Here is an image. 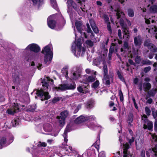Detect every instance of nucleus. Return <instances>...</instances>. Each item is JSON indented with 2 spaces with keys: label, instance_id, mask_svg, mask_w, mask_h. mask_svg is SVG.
Wrapping results in <instances>:
<instances>
[{
  "label": "nucleus",
  "instance_id": "obj_15",
  "mask_svg": "<svg viewBox=\"0 0 157 157\" xmlns=\"http://www.w3.org/2000/svg\"><path fill=\"white\" fill-rule=\"evenodd\" d=\"M47 23L48 26L52 29H54L56 26V23L54 20V16L52 15L48 18Z\"/></svg>",
  "mask_w": 157,
  "mask_h": 157
},
{
  "label": "nucleus",
  "instance_id": "obj_42",
  "mask_svg": "<svg viewBox=\"0 0 157 157\" xmlns=\"http://www.w3.org/2000/svg\"><path fill=\"white\" fill-rule=\"evenodd\" d=\"M86 44L90 47H92L94 45L93 42L90 40H88L86 41Z\"/></svg>",
  "mask_w": 157,
  "mask_h": 157
},
{
  "label": "nucleus",
  "instance_id": "obj_20",
  "mask_svg": "<svg viewBox=\"0 0 157 157\" xmlns=\"http://www.w3.org/2000/svg\"><path fill=\"white\" fill-rule=\"evenodd\" d=\"M86 118L85 116L81 115L75 120V123L77 124H81L86 121Z\"/></svg>",
  "mask_w": 157,
  "mask_h": 157
},
{
  "label": "nucleus",
  "instance_id": "obj_37",
  "mask_svg": "<svg viewBox=\"0 0 157 157\" xmlns=\"http://www.w3.org/2000/svg\"><path fill=\"white\" fill-rule=\"evenodd\" d=\"M99 85V82L98 80H97L92 84L91 86L94 89H96L98 86Z\"/></svg>",
  "mask_w": 157,
  "mask_h": 157
},
{
  "label": "nucleus",
  "instance_id": "obj_49",
  "mask_svg": "<svg viewBox=\"0 0 157 157\" xmlns=\"http://www.w3.org/2000/svg\"><path fill=\"white\" fill-rule=\"evenodd\" d=\"M42 125H39L37 126L36 127V129L37 131L40 132H41V130H42Z\"/></svg>",
  "mask_w": 157,
  "mask_h": 157
},
{
  "label": "nucleus",
  "instance_id": "obj_57",
  "mask_svg": "<svg viewBox=\"0 0 157 157\" xmlns=\"http://www.w3.org/2000/svg\"><path fill=\"white\" fill-rule=\"evenodd\" d=\"M60 100L59 98L58 97L55 98L52 100V101L54 103H55Z\"/></svg>",
  "mask_w": 157,
  "mask_h": 157
},
{
  "label": "nucleus",
  "instance_id": "obj_52",
  "mask_svg": "<svg viewBox=\"0 0 157 157\" xmlns=\"http://www.w3.org/2000/svg\"><path fill=\"white\" fill-rule=\"evenodd\" d=\"M98 157H105V154L104 151H101L99 154Z\"/></svg>",
  "mask_w": 157,
  "mask_h": 157
},
{
  "label": "nucleus",
  "instance_id": "obj_43",
  "mask_svg": "<svg viewBox=\"0 0 157 157\" xmlns=\"http://www.w3.org/2000/svg\"><path fill=\"white\" fill-rule=\"evenodd\" d=\"M141 63L142 65H150L152 64L151 62L148 60H144L142 61Z\"/></svg>",
  "mask_w": 157,
  "mask_h": 157
},
{
  "label": "nucleus",
  "instance_id": "obj_62",
  "mask_svg": "<svg viewBox=\"0 0 157 157\" xmlns=\"http://www.w3.org/2000/svg\"><path fill=\"white\" fill-rule=\"evenodd\" d=\"M118 36L120 38H121V31L120 29H119L118 30Z\"/></svg>",
  "mask_w": 157,
  "mask_h": 157
},
{
  "label": "nucleus",
  "instance_id": "obj_64",
  "mask_svg": "<svg viewBox=\"0 0 157 157\" xmlns=\"http://www.w3.org/2000/svg\"><path fill=\"white\" fill-rule=\"evenodd\" d=\"M153 101L152 99L151 98L148 99L147 101V102L149 104H151Z\"/></svg>",
  "mask_w": 157,
  "mask_h": 157
},
{
  "label": "nucleus",
  "instance_id": "obj_34",
  "mask_svg": "<svg viewBox=\"0 0 157 157\" xmlns=\"http://www.w3.org/2000/svg\"><path fill=\"white\" fill-rule=\"evenodd\" d=\"M138 50H137L136 51V52H134V54H135L136 56L135 59V61L136 63H137V64H139L140 62L141 59L140 57L138 56Z\"/></svg>",
  "mask_w": 157,
  "mask_h": 157
},
{
  "label": "nucleus",
  "instance_id": "obj_29",
  "mask_svg": "<svg viewBox=\"0 0 157 157\" xmlns=\"http://www.w3.org/2000/svg\"><path fill=\"white\" fill-rule=\"evenodd\" d=\"M61 72L62 73L64 76H65L66 78H68V68L67 67H64L62 69Z\"/></svg>",
  "mask_w": 157,
  "mask_h": 157
},
{
  "label": "nucleus",
  "instance_id": "obj_40",
  "mask_svg": "<svg viewBox=\"0 0 157 157\" xmlns=\"http://www.w3.org/2000/svg\"><path fill=\"white\" fill-rule=\"evenodd\" d=\"M128 16L131 17H132L134 16V11L133 10L129 9L128 10Z\"/></svg>",
  "mask_w": 157,
  "mask_h": 157
},
{
  "label": "nucleus",
  "instance_id": "obj_31",
  "mask_svg": "<svg viewBox=\"0 0 157 157\" xmlns=\"http://www.w3.org/2000/svg\"><path fill=\"white\" fill-rule=\"evenodd\" d=\"M81 105L80 104L78 105H75L72 107V109L73 110L74 113H77L79 110L81 109Z\"/></svg>",
  "mask_w": 157,
  "mask_h": 157
},
{
  "label": "nucleus",
  "instance_id": "obj_13",
  "mask_svg": "<svg viewBox=\"0 0 157 157\" xmlns=\"http://www.w3.org/2000/svg\"><path fill=\"white\" fill-rule=\"evenodd\" d=\"M103 70L104 73V78L103 79V82L106 85H109L110 84V79H112V78H110L107 75V66L104 65L103 67Z\"/></svg>",
  "mask_w": 157,
  "mask_h": 157
},
{
  "label": "nucleus",
  "instance_id": "obj_53",
  "mask_svg": "<svg viewBox=\"0 0 157 157\" xmlns=\"http://www.w3.org/2000/svg\"><path fill=\"white\" fill-rule=\"evenodd\" d=\"M92 28L94 32L95 33H97L98 32V30L96 25L92 27Z\"/></svg>",
  "mask_w": 157,
  "mask_h": 157
},
{
  "label": "nucleus",
  "instance_id": "obj_1",
  "mask_svg": "<svg viewBox=\"0 0 157 157\" xmlns=\"http://www.w3.org/2000/svg\"><path fill=\"white\" fill-rule=\"evenodd\" d=\"M52 82L53 80L51 79L48 77H46L42 81V86L44 88L43 90H38L37 91L36 94L38 96L40 97L41 100H48L50 98V96L48 95V92L49 89L48 82L50 81Z\"/></svg>",
  "mask_w": 157,
  "mask_h": 157
},
{
  "label": "nucleus",
  "instance_id": "obj_56",
  "mask_svg": "<svg viewBox=\"0 0 157 157\" xmlns=\"http://www.w3.org/2000/svg\"><path fill=\"white\" fill-rule=\"evenodd\" d=\"M88 91V88L86 86H84V87L83 90V93L86 94Z\"/></svg>",
  "mask_w": 157,
  "mask_h": 157
},
{
  "label": "nucleus",
  "instance_id": "obj_59",
  "mask_svg": "<svg viewBox=\"0 0 157 157\" xmlns=\"http://www.w3.org/2000/svg\"><path fill=\"white\" fill-rule=\"evenodd\" d=\"M36 108V105H32L30 108L29 109V110L30 111H33Z\"/></svg>",
  "mask_w": 157,
  "mask_h": 157
},
{
  "label": "nucleus",
  "instance_id": "obj_21",
  "mask_svg": "<svg viewBox=\"0 0 157 157\" xmlns=\"http://www.w3.org/2000/svg\"><path fill=\"white\" fill-rule=\"evenodd\" d=\"M33 5L39 8L43 3V0H31Z\"/></svg>",
  "mask_w": 157,
  "mask_h": 157
},
{
  "label": "nucleus",
  "instance_id": "obj_36",
  "mask_svg": "<svg viewBox=\"0 0 157 157\" xmlns=\"http://www.w3.org/2000/svg\"><path fill=\"white\" fill-rule=\"evenodd\" d=\"M94 103L92 101H88L86 105V107L87 108L90 109L93 107Z\"/></svg>",
  "mask_w": 157,
  "mask_h": 157
},
{
  "label": "nucleus",
  "instance_id": "obj_14",
  "mask_svg": "<svg viewBox=\"0 0 157 157\" xmlns=\"http://www.w3.org/2000/svg\"><path fill=\"white\" fill-rule=\"evenodd\" d=\"M144 45L147 47L151 51L153 52H156L157 51V48L155 46L151 43L148 40H146L144 42Z\"/></svg>",
  "mask_w": 157,
  "mask_h": 157
},
{
  "label": "nucleus",
  "instance_id": "obj_2",
  "mask_svg": "<svg viewBox=\"0 0 157 157\" xmlns=\"http://www.w3.org/2000/svg\"><path fill=\"white\" fill-rule=\"evenodd\" d=\"M82 38H79L77 41L75 40L72 44V52L77 57L82 56L85 52V48L82 46Z\"/></svg>",
  "mask_w": 157,
  "mask_h": 157
},
{
  "label": "nucleus",
  "instance_id": "obj_38",
  "mask_svg": "<svg viewBox=\"0 0 157 157\" xmlns=\"http://www.w3.org/2000/svg\"><path fill=\"white\" fill-rule=\"evenodd\" d=\"M52 6L55 9H57V4L55 0H50Z\"/></svg>",
  "mask_w": 157,
  "mask_h": 157
},
{
  "label": "nucleus",
  "instance_id": "obj_44",
  "mask_svg": "<svg viewBox=\"0 0 157 157\" xmlns=\"http://www.w3.org/2000/svg\"><path fill=\"white\" fill-rule=\"evenodd\" d=\"M152 112L154 118L155 120H156L157 118V110L155 111V110L152 109Z\"/></svg>",
  "mask_w": 157,
  "mask_h": 157
},
{
  "label": "nucleus",
  "instance_id": "obj_54",
  "mask_svg": "<svg viewBox=\"0 0 157 157\" xmlns=\"http://www.w3.org/2000/svg\"><path fill=\"white\" fill-rule=\"evenodd\" d=\"M90 23L91 27L96 26V25L94 21L93 20H90Z\"/></svg>",
  "mask_w": 157,
  "mask_h": 157
},
{
  "label": "nucleus",
  "instance_id": "obj_18",
  "mask_svg": "<svg viewBox=\"0 0 157 157\" xmlns=\"http://www.w3.org/2000/svg\"><path fill=\"white\" fill-rule=\"evenodd\" d=\"M129 147V146L128 144H125L123 146V157H132V155L128 151V149Z\"/></svg>",
  "mask_w": 157,
  "mask_h": 157
},
{
  "label": "nucleus",
  "instance_id": "obj_17",
  "mask_svg": "<svg viewBox=\"0 0 157 157\" xmlns=\"http://www.w3.org/2000/svg\"><path fill=\"white\" fill-rule=\"evenodd\" d=\"M151 87V85L149 82H145L143 84L142 86L141 85L140 88L139 89L140 91H141L143 90L147 92L149 90Z\"/></svg>",
  "mask_w": 157,
  "mask_h": 157
},
{
  "label": "nucleus",
  "instance_id": "obj_5",
  "mask_svg": "<svg viewBox=\"0 0 157 157\" xmlns=\"http://www.w3.org/2000/svg\"><path fill=\"white\" fill-rule=\"evenodd\" d=\"M14 137L12 135L8 137L6 136H1L0 138V149L12 143Z\"/></svg>",
  "mask_w": 157,
  "mask_h": 157
},
{
  "label": "nucleus",
  "instance_id": "obj_19",
  "mask_svg": "<svg viewBox=\"0 0 157 157\" xmlns=\"http://www.w3.org/2000/svg\"><path fill=\"white\" fill-rule=\"evenodd\" d=\"M95 77L91 76H84L83 78L85 80L83 81V82L87 84L88 82H91L94 81L95 79Z\"/></svg>",
  "mask_w": 157,
  "mask_h": 157
},
{
  "label": "nucleus",
  "instance_id": "obj_23",
  "mask_svg": "<svg viewBox=\"0 0 157 157\" xmlns=\"http://www.w3.org/2000/svg\"><path fill=\"white\" fill-rule=\"evenodd\" d=\"M43 128L44 131L47 132H51L52 130V126L49 124L47 123L44 125Z\"/></svg>",
  "mask_w": 157,
  "mask_h": 157
},
{
  "label": "nucleus",
  "instance_id": "obj_30",
  "mask_svg": "<svg viewBox=\"0 0 157 157\" xmlns=\"http://www.w3.org/2000/svg\"><path fill=\"white\" fill-rule=\"evenodd\" d=\"M135 142L136 147L137 149H139L142 147L143 142L140 140H136Z\"/></svg>",
  "mask_w": 157,
  "mask_h": 157
},
{
  "label": "nucleus",
  "instance_id": "obj_47",
  "mask_svg": "<svg viewBox=\"0 0 157 157\" xmlns=\"http://www.w3.org/2000/svg\"><path fill=\"white\" fill-rule=\"evenodd\" d=\"M145 111L146 114L147 115H150L151 113V110L149 108H148L147 107H146L145 108Z\"/></svg>",
  "mask_w": 157,
  "mask_h": 157
},
{
  "label": "nucleus",
  "instance_id": "obj_3",
  "mask_svg": "<svg viewBox=\"0 0 157 157\" xmlns=\"http://www.w3.org/2000/svg\"><path fill=\"white\" fill-rule=\"evenodd\" d=\"M42 52L44 55V62L48 65L50 63L53 57V48L51 44L45 47L42 49Z\"/></svg>",
  "mask_w": 157,
  "mask_h": 157
},
{
  "label": "nucleus",
  "instance_id": "obj_45",
  "mask_svg": "<svg viewBox=\"0 0 157 157\" xmlns=\"http://www.w3.org/2000/svg\"><path fill=\"white\" fill-rule=\"evenodd\" d=\"M119 94L120 96V100L121 101L123 100V94L121 90H120L119 92Z\"/></svg>",
  "mask_w": 157,
  "mask_h": 157
},
{
  "label": "nucleus",
  "instance_id": "obj_4",
  "mask_svg": "<svg viewBox=\"0 0 157 157\" xmlns=\"http://www.w3.org/2000/svg\"><path fill=\"white\" fill-rule=\"evenodd\" d=\"M86 25L87 28V32L89 36H90V37L89 36L88 37L86 33H83V34H82V22L81 21H76L75 22V26L78 32L81 34H82V35H83V36L85 38H91V40L93 41L94 40L93 38L94 37V35H93L91 29L90 28L89 24H87Z\"/></svg>",
  "mask_w": 157,
  "mask_h": 157
},
{
  "label": "nucleus",
  "instance_id": "obj_61",
  "mask_svg": "<svg viewBox=\"0 0 157 157\" xmlns=\"http://www.w3.org/2000/svg\"><path fill=\"white\" fill-rule=\"evenodd\" d=\"M104 20L105 22L107 23V24L108 23H110L109 22V18L107 16H105L104 17Z\"/></svg>",
  "mask_w": 157,
  "mask_h": 157
},
{
  "label": "nucleus",
  "instance_id": "obj_7",
  "mask_svg": "<svg viewBox=\"0 0 157 157\" xmlns=\"http://www.w3.org/2000/svg\"><path fill=\"white\" fill-rule=\"evenodd\" d=\"M68 115V112L67 111H64L60 113L59 116H57V118L61 126L62 127L64 125L65 120Z\"/></svg>",
  "mask_w": 157,
  "mask_h": 157
},
{
  "label": "nucleus",
  "instance_id": "obj_6",
  "mask_svg": "<svg viewBox=\"0 0 157 157\" xmlns=\"http://www.w3.org/2000/svg\"><path fill=\"white\" fill-rule=\"evenodd\" d=\"M142 122L143 124V128L144 129H147L150 130L153 128L152 122L149 121L147 119V116L143 115L142 117Z\"/></svg>",
  "mask_w": 157,
  "mask_h": 157
},
{
  "label": "nucleus",
  "instance_id": "obj_9",
  "mask_svg": "<svg viewBox=\"0 0 157 157\" xmlns=\"http://www.w3.org/2000/svg\"><path fill=\"white\" fill-rule=\"evenodd\" d=\"M29 50L35 53H37L40 51V48L38 44L33 43L29 45L25 49V51L26 52Z\"/></svg>",
  "mask_w": 157,
  "mask_h": 157
},
{
  "label": "nucleus",
  "instance_id": "obj_11",
  "mask_svg": "<svg viewBox=\"0 0 157 157\" xmlns=\"http://www.w3.org/2000/svg\"><path fill=\"white\" fill-rule=\"evenodd\" d=\"M120 23L121 26H122V29L124 35V36L126 37L127 39V40H128L129 37L130 36V34L128 32L127 25L124 24V21L122 19H120Z\"/></svg>",
  "mask_w": 157,
  "mask_h": 157
},
{
  "label": "nucleus",
  "instance_id": "obj_51",
  "mask_svg": "<svg viewBox=\"0 0 157 157\" xmlns=\"http://www.w3.org/2000/svg\"><path fill=\"white\" fill-rule=\"evenodd\" d=\"M107 28L109 32L110 33H112V29L110 25V23H108L107 24Z\"/></svg>",
  "mask_w": 157,
  "mask_h": 157
},
{
  "label": "nucleus",
  "instance_id": "obj_33",
  "mask_svg": "<svg viewBox=\"0 0 157 157\" xmlns=\"http://www.w3.org/2000/svg\"><path fill=\"white\" fill-rule=\"evenodd\" d=\"M150 11L151 13H157V6L154 5L151 6L150 8Z\"/></svg>",
  "mask_w": 157,
  "mask_h": 157
},
{
  "label": "nucleus",
  "instance_id": "obj_16",
  "mask_svg": "<svg viewBox=\"0 0 157 157\" xmlns=\"http://www.w3.org/2000/svg\"><path fill=\"white\" fill-rule=\"evenodd\" d=\"M19 108L17 105L16 103H14L12 107L8 109L6 111V113L10 114H13L14 113L18 112Z\"/></svg>",
  "mask_w": 157,
  "mask_h": 157
},
{
  "label": "nucleus",
  "instance_id": "obj_58",
  "mask_svg": "<svg viewBox=\"0 0 157 157\" xmlns=\"http://www.w3.org/2000/svg\"><path fill=\"white\" fill-rule=\"evenodd\" d=\"M140 157H145V151L144 150H141Z\"/></svg>",
  "mask_w": 157,
  "mask_h": 157
},
{
  "label": "nucleus",
  "instance_id": "obj_22",
  "mask_svg": "<svg viewBox=\"0 0 157 157\" xmlns=\"http://www.w3.org/2000/svg\"><path fill=\"white\" fill-rule=\"evenodd\" d=\"M148 32L151 33L155 34V38L157 39V27L154 26H151L149 29L148 30Z\"/></svg>",
  "mask_w": 157,
  "mask_h": 157
},
{
  "label": "nucleus",
  "instance_id": "obj_24",
  "mask_svg": "<svg viewBox=\"0 0 157 157\" xmlns=\"http://www.w3.org/2000/svg\"><path fill=\"white\" fill-rule=\"evenodd\" d=\"M142 40L140 36H138L134 38V43L135 45L139 46L142 43Z\"/></svg>",
  "mask_w": 157,
  "mask_h": 157
},
{
  "label": "nucleus",
  "instance_id": "obj_32",
  "mask_svg": "<svg viewBox=\"0 0 157 157\" xmlns=\"http://www.w3.org/2000/svg\"><path fill=\"white\" fill-rule=\"evenodd\" d=\"M128 50V44L127 42L125 41L124 42L123 47L121 48V52H125Z\"/></svg>",
  "mask_w": 157,
  "mask_h": 157
},
{
  "label": "nucleus",
  "instance_id": "obj_35",
  "mask_svg": "<svg viewBox=\"0 0 157 157\" xmlns=\"http://www.w3.org/2000/svg\"><path fill=\"white\" fill-rule=\"evenodd\" d=\"M157 92V89H153L148 92L150 96H154Z\"/></svg>",
  "mask_w": 157,
  "mask_h": 157
},
{
  "label": "nucleus",
  "instance_id": "obj_25",
  "mask_svg": "<svg viewBox=\"0 0 157 157\" xmlns=\"http://www.w3.org/2000/svg\"><path fill=\"white\" fill-rule=\"evenodd\" d=\"M69 128V125H67L63 135L64 141L66 143H67L68 141V139H67V134L68 132H69L70 131Z\"/></svg>",
  "mask_w": 157,
  "mask_h": 157
},
{
  "label": "nucleus",
  "instance_id": "obj_10",
  "mask_svg": "<svg viewBox=\"0 0 157 157\" xmlns=\"http://www.w3.org/2000/svg\"><path fill=\"white\" fill-rule=\"evenodd\" d=\"M76 87V85L75 83H73L71 84H61L58 87L56 88L57 90L63 91L67 90H73Z\"/></svg>",
  "mask_w": 157,
  "mask_h": 157
},
{
  "label": "nucleus",
  "instance_id": "obj_46",
  "mask_svg": "<svg viewBox=\"0 0 157 157\" xmlns=\"http://www.w3.org/2000/svg\"><path fill=\"white\" fill-rule=\"evenodd\" d=\"M38 147H45L46 146V144L44 142H39L38 144Z\"/></svg>",
  "mask_w": 157,
  "mask_h": 157
},
{
  "label": "nucleus",
  "instance_id": "obj_50",
  "mask_svg": "<svg viewBox=\"0 0 157 157\" xmlns=\"http://www.w3.org/2000/svg\"><path fill=\"white\" fill-rule=\"evenodd\" d=\"M145 22L147 24H149L150 23V21L149 19H151L150 17H149L147 16H146L145 18Z\"/></svg>",
  "mask_w": 157,
  "mask_h": 157
},
{
  "label": "nucleus",
  "instance_id": "obj_41",
  "mask_svg": "<svg viewBox=\"0 0 157 157\" xmlns=\"http://www.w3.org/2000/svg\"><path fill=\"white\" fill-rule=\"evenodd\" d=\"M86 72L87 74L96 75L97 72L93 71H91L90 69H87L86 70Z\"/></svg>",
  "mask_w": 157,
  "mask_h": 157
},
{
  "label": "nucleus",
  "instance_id": "obj_39",
  "mask_svg": "<svg viewBox=\"0 0 157 157\" xmlns=\"http://www.w3.org/2000/svg\"><path fill=\"white\" fill-rule=\"evenodd\" d=\"M133 120V116L132 115H131L128 117V123L129 125L131 126V123Z\"/></svg>",
  "mask_w": 157,
  "mask_h": 157
},
{
  "label": "nucleus",
  "instance_id": "obj_48",
  "mask_svg": "<svg viewBox=\"0 0 157 157\" xmlns=\"http://www.w3.org/2000/svg\"><path fill=\"white\" fill-rule=\"evenodd\" d=\"M84 86H79L77 88V89L78 91L81 93H83V90L84 87Z\"/></svg>",
  "mask_w": 157,
  "mask_h": 157
},
{
  "label": "nucleus",
  "instance_id": "obj_8",
  "mask_svg": "<svg viewBox=\"0 0 157 157\" xmlns=\"http://www.w3.org/2000/svg\"><path fill=\"white\" fill-rule=\"evenodd\" d=\"M86 121H89L87 122L86 124V125L88 128L91 129H95L96 127V126L92 121H95L96 118L94 115H90V116H85Z\"/></svg>",
  "mask_w": 157,
  "mask_h": 157
},
{
  "label": "nucleus",
  "instance_id": "obj_55",
  "mask_svg": "<svg viewBox=\"0 0 157 157\" xmlns=\"http://www.w3.org/2000/svg\"><path fill=\"white\" fill-rule=\"evenodd\" d=\"M151 67L149 66L145 68L144 69V71L145 72L147 73L148 71H149L151 70Z\"/></svg>",
  "mask_w": 157,
  "mask_h": 157
},
{
  "label": "nucleus",
  "instance_id": "obj_28",
  "mask_svg": "<svg viewBox=\"0 0 157 157\" xmlns=\"http://www.w3.org/2000/svg\"><path fill=\"white\" fill-rule=\"evenodd\" d=\"M80 75V74L77 71L76 72L74 71H72L71 74V78L74 80H76L79 77Z\"/></svg>",
  "mask_w": 157,
  "mask_h": 157
},
{
  "label": "nucleus",
  "instance_id": "obj_60",
  "mask_svg": "<svg viewBox=\"0 0 157 157\" xmlns=\"http://www.w3.org/2000/svg\"><path fill=\"white\" fill-rule=\"evenodd\" d=\"M117 75H118V77L121 79V80H124L123 78L121 76V74L119 72H117Z\"/></svg>",
  "mask_w": 157,
  "mask_h": 157
},
{
  "label": "nucleus",
  "instance_id": "obj_63",
  "mask_svg": "<svg viewBox=\"0 0 157 157\" xmlns=\"http://www.w3.org/2000/svg\"><path fill=\"white\" fill-rule=\"evenodd\" d=\"M153 67H155L154 70V71H155L156 70H157V63H155L153 64Z\"/></svg>",
  "mask_w": 157,
  "mask_h": 157
},
{
  "label": "nucleus",
  "instance_id": "obj_12",
  "mask_svg": "<svg viewBox=\"0 0 157 157\" xmlns=\"http://www.w3.org/2000/svg\"><path fill=\"white\" fill-rule=\"evenodd\" d=\"M151 137L155 141H157V136L155 134L152 135ZM152 151H153L155 153V155L157 156V144L155 145V147L153 148L152 150L149 149L146 151V153L147 157H150V153Z\"/></svg>",
  "mask_w": 157,
  "mask_h": 157
},
{
  "label": "nucleus",
  "instance_id": "obj_26",
  "mask_svg": "<svg viewBox=\"0 0 157 157\" xmlns=\"http://www.w3.org/2000/svg\"><path fill=\"white\" fill-rule=\"evenodd\" d=\"M67 7L68 9L73 8L75 9L76 8V5L72 0H68L67 1Z\"/></svg>",
  "mask_w": 157,
  "mask_h": 157
},
{
  "label": "nucleus",
  "instance_id": "obj_27",
  "mask_svg": "<svg viewBox=\"0 0 157 157\" xmlns=\"http://www.w3.org/2000/svg\"><path fill=\"white\" fill-rule=\"evenodd\" d=\"M115 11L117 12L116 15L117 16V19L120 18L121 16L123 17L124 15V13L119 8H118L117 10H116Z\"/></svg>",
  "mask_w": 157,
  "mask_h": 157
}]
</instances>
